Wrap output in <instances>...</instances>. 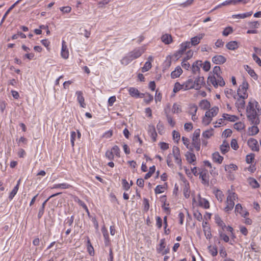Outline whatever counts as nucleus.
<instances>
[{"instance_id":"f257e3e1","label":"nucleus","mask_w":261,"mask_h":261,"mask_svg":"<svg viewBox=\"0 0 261 261\" xmlns=\"http://www.w3.org/2000/svg\"><path fill=\"white\" fill-rule=\"evenodd\" d=\"M261 115V106L254 99L250 98L246 107V116L252 124H258Z\"/></svg>"},{"instance_id":"f03ea898","label":"nucleus","mask_w":261,"mask_h":261,"mask_svg":"<svg viewBox=\"0 0 261 261\" xmlns=\"http://www.w3.org/2000/svg\"><path fill=\"white\" fill-rule=\"evenodd\" d=\"M173 155L174 158L175 162L180 167H181L182 160L180 155V152L179 148L177 146H173L172 148V153H170L168 155L167 159V163L169 167H172L173 164L170 159V156Z\"/></svg>"},{"instance_id":"7ed1b4c3","label":"nucleus","mask_w":261,"mask_h":261,"mask_svg":"<svg viewBox=\"0 0 261 261\" xmlns=\"http://www.w3.org/2000/svg\"><path fill=\"white\" fill-rule=\"evenodd\" d=\"M238 199V195L234 192L230 191L228 192V195L225 202V206L224 208V211L226 213L230 212L234 206V200Z\"/></svg>"},{"instance_id":"20e7f679","label":"nucleus","mask_w":261,"mask_h":261,"mask_svg":"<svg viewBox=\"0 0 261 261\" xmlns=\"http://www.w3.org/2000/svg\"><path fill=\"white\" fill-rule=\"evenodd\" d=\"M207 83L210 85H213L215 88H218L219 86L223 87L225 84L222 76H209Z\"/></svg>"},{"instance_id":"39448f33","label":"nucleus","mask_w":261,"mask_h":261,"mask_svg":"<svg viewBox=\"0 0 261 261\" xmlns=\"http://www.w3.org/2000/svg\"><path fill=\"white\" fill-rule=\"evenodd\" d=\"M248 87V83L246 80H244L237 90V94L239 97H242L243 98H247L248 96L247 93Z\"/></svg>"},{"instance_id":"423d86ee","label":"nucleus","mask_w":261,"mask_h":261,"mask_svg":"<svg viewBox=\"0 0 261 261\" xmlns=\"http://www.w3.org/2000/svg\"><path fill=\"white\" fill-rule=\"evenodd\" d=\"M200 134V130L199 129H197L194 131L192 136V147L197 151H199L200 149L201 143L199 139Z\"/></svg>"},{"instance_id":"0eeeda50","label":"nucleus","mask_w":261,"mask_h":261,"mask_svg":"<svg viewBox=\"0 0 261 261\" xmlns=\"http://www.w3.org/2000/svg\"><path fill=\"white\" fill-rule=\"evenodd\" d=\"M198 204L199 206H201L204 208L207 209L210 207V203L208 201L200 196V194H198L197 197H193V204Z\"/></svg>"},{"instance_id":"6e6552de","label":"nucleus","mask_w":261,"mask_h":261,"mask_svg":"<svg viewBox=\"0 0 261 261\" xmlns=\"http://www.w3.org/2000/svg\"><path fill=\"white\" fill-rule=\"evenodd\" d=\"M190 43L189 41H185L181 43L179 46V49L174 53V57L176 59H179L185 53L187 49L190 48Z\"/></svg>"},{"instance_id":"1a4fd4ad","label":"nucleus","mask_w":261,"mask_h":261,"mask_svg":"<svg viewBox=\"0 0 261 261\" xmlns=\"http://www.w3.org/2000/svg\"><path fill=\"white\" fill-rule=\"evenodd\" d=\"M146 49L145 46H142L141 47L136 48L128 54L134 60L139 58L145 52Z\"/></svg>"},{"instance_id":"9d476101","label":"nucleus","mask_w":261,"mask_h":261,"mask_svg":"<svg viewBox=\"0 0 261 261\" xmlns=\"http://www.w3.org/2000/svg\"><path fill=\"white\" fill-rule=\"evenodd\" d=\"M193 83L194 89L196 90H199L204 84V78L203 76H198L194 80L193 79Z\"/></svg>"},{"instance_id":"9b49d317","label":"nucleus","mask_w":261,"mask_h":261,"mask_svg":"<svg viewBox=\"0 0 261 261\" xmlns=\"http://www.w3.org/2000/svg\"><path fill=\"white\" fill-rule=\"evenodd\" d=\"M181 180L182 184L181 186L183 189V193L186 198H189L190 196V190L189 183L185 178L182 177Z\"/></svg>"},{"instance_id":"f8f14e48","label":"nucleus","mask_w":261,"mask_h":261,"mask_svg":"<svg viewBox=\"0 0 261 261\" xmlns=\"http://www.w3.org/2000/svg\"><path fill=\"white\" fill-rule=\"evenodd\" d=\"M158 253H161L162 255L166 254L169 253V249L166 248V243L165 239H161L160 240V244L156 248Z\"/></svg>"},{"instance_id":"ddd939ff","label":"nucleus","mask_w":261,"mask_h":261,"mask_svg":"<svg viewBox=\"0 0 261 261\" xmlns=\"http://www.w3.org/2000/svg\"><path fill=\"white\" fill-rule=\"evenodd\" d=\"M198 110L197 106L195 104H190L189 106L188 114L191 115V119L193 121L197 120L196 113Z\"/></svg>"},{"instance_id":"4468645a","label":"nucleus","mask_w":261,"mask_h":261,"mask_svg":"<svg viewBox=\"0 0 261 261\" xmlns=\"http://www.w3.org/2000/svg\"><path fill=\"white\" fill-rule=\"evenodd\" d=\"M204 36V34L200 33L196 36H194L191 38L190 41H189L190 43V46L191 47L192 46H196L200 43L201 40L203 39Z\"/></svg>"},{"instance_id":"2eb2a0df","label":"nucleus","mask_w":261,"mask_h":261,"mask_svg":"<svg viewBox=\"0 0 261 261\" xmlns=\"http://www.w3.org/2000/svg\"><path fill=\"white\" fill-rule=\"evenodd\" d=\"M235 212L236 213H239L242 217L245 218L249 215L248 212L243 208L242 205L240 203L236 204L235 206Z\"/></svg>"},{"instance_id":"dca6fc26","label":"nucleus","mask_w":261,"mask_h":261,"mask_svg":"<svg viewBox=\"0 0 261 261\" xmlns=\"http://www.w3.org/2000/svg\"><path fill=\"white\" fill-rule=\"evenodd\" d=\"M248 145L251 149L254 151L259 150V147L257 141L253 138H250L247 142Z\"/></svg>"},{"instance_id":"f3484780","label":"nucleus","mask_w":261,"mask_h":261,"mask_svg":"<svg viewBox=\"0 0 261 261\" xmlns=\"http://www.w3.org/2000/svg\"><path fill=\"white\" fill-rule=\"evenodd\" d=\"M129 94L135 98H142L144 96V94L140 93L139 90L134 87H130L128 89Z\"/></svg>"},{"instance_id":"a211bd4d","label":"nucleus","mask_w":261,"mask_h":261,"mask_svg":"<svg viewBox=\"0 0 261 261\" xmlns=\"http://www.w3.org/2000/svg\"><path fill=\"white\" fill-rule=\"evenodd\" d=\"M200 178L201 179L203 184L206 186L209 185L210 176L207 170H203L200 173Z\"/></svg>"},{"instance_id":"6ab92c4d","label":"nucleus","mask_w":261,"mask_h":261,"mask_svg":"<svg viewBox=\"0 0 261 261\" xmlns=\"http://www.w3.org/2000/svg\"><path fill=\"white\" fill-rule=\"evenodd\" d=\"M185 156L189 163L193 164V165L196 164V157L194 153L191 151H188L186 152Z\"/></svg>"},{"instance_id":"aec40b11","label":"nucleus","mask_w":261,"mask_h":261,"mask_svg":"<svg viewBox=\"0 0 261 261\" xmlns=\"http://www.w3.org/2000/svg\"><path fill=\"white\" fill-rule=\"evenodd\" d=\"M75 95L77 97V101L80 105V106L82 108H85L86 104L85 102V99L83 96V93L81 91H77L75 93Z\"/></svg>"},{"instance_id":"412c9836","label":"nucleus","mask_w":261,"mask_h":261,"mask_svg":"<svg viewBox=\"0 0 261 261\" xmlns=\"http://www.w3.org/2000/svg\"><path fill=\"white\" fill-rule=\"evenodd\" d=\"M184 91H187L191 89H194L193 83V77L190 76L188 79L183 83Z\"/></svg>"},{"instance_id":"4be33fe9","label":"nucleus","mask_w":261,"mask_h":261,"mask_svg":"<svg viewBox=\"0 0 261 261\" xmlns=\"http://www.w3.org/2000/svg\"><path fill=\"white\" fill-rule=\"evenodd\" d=\"M61 55L62 57L65 59H67L69 57V51L66 42L64 40L62 41V49L61 51Z\"/></svg>"},{"instance_id":"5701e85b","label":"nucleus","mask_w":261,"mask_h":261,"mask_svg":"<svg viewBox=\"0 0 261 261\" xmlns=\"http://www.w3.org/2000/svg\"><path fill=\"white\" fill-rule=\"evenodd\" d=\"M202 66L201 61H196L194 62L192 66L191 69L193 74H197L199 73L200 71V68Z\"/></svg>"},{"instance_id":"b1692460","label":"nucleus","mask_w":261,"mask_h":261,"mask_svg":"<svg viewBox=\"0 0 261 261\" xmlns=\"http://www.w3.org/2000/svg\"><path fill=\"white\" fill-rule=\"evenodd\" d=\"M219 108L218 107L215 106L212 107L211 109L206 111L205 113L206 115L209 116L213 119V118L215 117L218 113Z\"/></svg>"},{"instance_id":"393cba45","label":"nucleus","mask_w":261,"mask_h":261,"mask_svg":"<svg viewBox=\"0 0 261 261\" xmlns=\"http://www.w3.org/2000/svg\"><path fill=\"white\" fill-rule=\"evenodd\" d=\"M226 61V59L222 55H216L212 58V62L216 64H223Z\"/></svg>"},{"instance_id":"a878e982","label":"nucleus","mask_w":261,"mask_h":261,"mask_svg":"<svg viewBox=\"0 0 261 261\" xmlns=\"http://www.w3.org/2000/svg\"><path fill=\"white\" fill-rule=\"evenodd\" d=\"M72 186L70 184L66 183V182H63V183H60V184H54L50 188L51 189H67L72 188Z\"/></svg>"},{"instance_id":"bb28decb","label":"nucleus","mask_w":261,"mask_h":261,"mask_svg":"<svg viewBox=\"0 0 261 261\" xmlns=\"http://www.w3.org/2000/svg\"><path fill=\"white\" fill-rule=\"evenodd\" d=\"M183 71L180 66H177L174 70L171 73V77L172 79H176L179 77L182 74Z\"/></svg>"},{"instance_id":"cd10ccee","label":"nucleus","mask_w":261,"mask_h":261,"mask_svg":"<svg viewBox=\"0 0 261 261\" xmlns=\"http://www.w3.org/2000/svg\"><path fill=\"white\" fill-rule=\"evenodd\" d=\"M226 48L229 50H234L239 47V43L236 41H231L226 44Z\"/></svg>"},{"instance_id":"c85d7f7f","label":"nucleus","mask_w":261,"mask_h":261,"mask_svg":"<svg viewBox=\"0 0 261 261\" xmlns=\"http://www.w3.org/2000/svg\"><path fill=\"white\" fill-rule=\"evenodd\" d=\"M212 159L213 162L220 164L223 162V157L220 155L218 152H215L212 154Z\"/></svg>"},{"instance_id":"c756f323","label":"nucleus","mask_w":261,"mask_h":261,"mask_svg":"<svg viewBox=\"0 0 261 261\" xmlns=\"http://www.w3.org/2000/svg\"><path fill=\"white\" fill-rule=\"evenodd\" d=\"M245 99L240 97L237 99L236 102V106L239 110H243L245 108Z\"/></svg>"},{"instance_id":"7c9ffc66","label":"nucleus","mask_w":261,"mask_h":261,"mask_svg":"<svg viewBox=\"0 0 261 261\" xmlns=\"http://www.w3.org/2000/svg\"><path fill=\"white\" fill-rule=\"evenodd\" d=\"M161 40L166 44H170L173 41L171 35L168 34L163 35L161 37Z\"/></svg>"},{"instance_id":"2f4dec72","label":"nucleus","mask_w":261,"mask_h":261,"mask_svg":"<svg viewBox=\"0 0 261 261\" xmlns=\"http://www.w3.org/2000/svg\"><path fill=\"white\" fill-rule=\"evenodd\" d=\"M224 169L225 171L227 173H231L233 171H234L238 169V167L235 164H230L229 165H225L224 166Z\"/></svg>"},{"instance_id":"473e14b6","label":"nucleus","mask_w":261,"mask_h":261,"mask_svg":"<svg viewBox=\"0 0 261 261\" xmlns=\"http://www.w3.org/2000/svg\"><path fill=\"white\" fill-rule=\"evenodd\" d=\"M180 90L184 91V87L183 83L180 84L178 82H175L174 85V87L173 89V92L174 94H175Z\"/></svg>"},{"instance_id":"72a5a7b5","label":"nucleus","mask_w":261,"mask_h":261,"mask_svg":"<svg viewBox=\"0 0 261 261\" xmlns=\"http://www.w3.org/2000/svg\"><path fill=\"white\" fill-rule=\"evenodd\" d=\"M199 106L201 109L206 110L210 108L211 104L206 99H203L200 101Z\"/></svg>"},{"instance_id":"f704fd0d","label":"nucleus","mask_w":261,"mask_h":261,"mask_svg":"<svg viewBox=\"0 0 261 261\" xmlns=\"http://www.w3.org/2000/svg\"><path fill=\"white\" fill-rule=\"evenodd\" d=\"M244 68L247 71L248 74L254 79L256 80L257 79V75L254 72V70L252 69L250 66L247 65L244 66Z\"/></svg>"},{"instance_id":"c9c22d12","label":"nucleus","mask_w":261,"mask_h":261,"mask_svg":"<svg viewBox=\"0 0 261 261\" xmlns=\"http://www.w3.org/2000/svg\"><path fill=\"white\" fill-rule=\"evenodd\" d=\"M252 13H253V12L252 11H250V12L242 13V14L233 15L232 16V17L234 19H235V18L243 19V18L248 17L250 16H251Z\"/></svg>"},{"instance_id":"e433bc0d","label":"nucleus","mask_w":261,"mask_h":261,"mask_svg":"<svg viewBox=\"0 0 261 261\" xmlns=\"http://www.w3.org/2000/svg\"><path fill=\"white\" fill-rule=\"evenodd\" d=\"M256 125L257 124H254V125L249 127L248 134L249 136H254L258 133L259 129Z\"/></svg>"},{"instance_id":"4c0bfd02","label":"nucleus","mask_w":261,"mask_h":261,"mask_svg":"<svg viewBox=\"0 0 261 261\" xmlns=\"http://www.w3.org/2000/svg\"><path fill=\"white\" fill-rule=\"evenodd\" d=\"M222 117H223L225 120H227L230 122H235L236 121L238 117L235 115H231L228 114H223L222 115Z\"/></svg>"},{"instance_id":"58836bf2","label":"nucleus","mask_w":261,"mask_h":261,"mask_svg":"<svg viewBox=\"0 0 261 261\" xmlns=\"http://www.w3.org/2000/svg\"><path fill=\"white\" fill-rule=\"evenodd\" d=\"M164 111H165V113L166 114V118H167V122L168 123V124L171 126V127H174L175 124V122L174 121V120H173V118L171 116H170L168 113H167V109L165 108L164 109Z\"/></svg>"},{"instance_id":"ea45409f","label":"nucleus","mask_w":261,"mask_h":261,"mask_svg":"<svg viewBox=\"0 0 261 261\" xmlns=\"http://www.w3.org/2000/svg\"><path fill=\"white\" fill-rule=\"evenodd\" d=\"M172 111L174 114H179L182 112V108L180 104L174 103L173 105Z\"/></svg>"},{"instance_id":"a19ab883","label":"nucleus","mask_w":261,"mask_h":261,"mask_svg":"<svg viewBox=\"0 0 261 261\" xmlns=\"http://www.w3.org/2000/svg\"><path fill=\"white\" fill-rule=\"evenodd\" d=\"M229 145L228 142L224 141L220 146V150L223 154H225L229 150Z\"/></svg>"},{"instance_id":"79ce46f5","label":"nucleus","mask_w":261,"mask_h":261,"mask_svg":"<svg viewBox=\"0 0 261 261\" xmlns=\"http://www.w3.org/2000/svg\"><path fill=\"white\" fill-rule=\"evenodd\" d=\"M215 221L216 224L219 226L222 229L226 227V225L218 215L215 216Z\"/></svg>"},{"instance_id":"37998d69","label":"nucleus","mask_w":261,"mask_h":261,"mask_svg":"<svg viewBox=\"0 0 261 261\" xmlns=\"http://www.w3.org/2000/svg\"><path fill=\"white\" fill-rule=\"evenodd\" d=\"M133 59L128 54L126 56L124 57L120 61L121 63L124 65H127L133 61Z\"/></svg>"},{"instance_id":"c03bdc74","label":"nucleus","mask_w":261,"mask_h":261,"mask_svg":"<svg viewBox=\"0 0 261 261\" xmlns=\"http://www.w3.org/2000/svg\"><path fill=\"white\" fill-rule=\"evenodd\" d=\"M148 133L150 135L151 137L152 138V139L153 140V141H155L156 137L157 136V134L156 133L154 127L153 126H149L148 129Z\"/></svg>"},{"instance_id":"a18cd8bd","label":"nucleus","mask_w":261,"mask_h":261,"mask_svg":"<svg viewBox=\"0 0 261 261\" xmlns=\"http://www.w3.org/2000/svg\"><path fill=\"white\" fill-rule=\"evenodd\" d=\"M182 141L184 144L186 146V147L188 149H189V150H190L192 151L193 150V148L192 147V145H190V140L188 138H187L185 137H182Z\"/></svg>"},{"instance_id":"49530a36","label":"nucleus","mask_w":261,"mask_h":261,"mask_svg":"<svg viewBox=\"0 0 261 261\" xmlns=\"http://www.w3.org/2000/svg\"><path fill=\"white\" fill-rule=\"evenodd\" d=\"M212 120V118L205 114L202 119V124L204 126H207L211 123Z\"/></svg>"},{"instance_id":"de8ad7c7","label":"nucleus","mask_w":261,"mask_h":261,"mask_svg":"<svg viewBox=\"0 0 261 261\" xmlns=\"http://www.w3.org/2000/svg\"><path fill=\"white\" fill-rule=\"evenodd\" d=\"M213 135L214 129L213 128L207 129L202 133V136L206 139L210 138L211 137L213 136Z\"/></svg>"},{"instance_id":"09e8293b","label":"nucleus","mask_w":261,"mask_h":261,"mask_svg":"<svg viewBox=\"0 0 261 261\" xmlns=\"http://www.w3.org/2000/svg\"><path fill=\"white\" fill-rule=\"evenodd\" d=\"M233 127L236 130L241 131L245 128V125L242 122H238L234 124Z\"/></svg>"},{"instance_id":"8fccbe9b","label":"nucleus","mask_w":261,"mask_h":261,"mask_svg":"<svg viewBox=\"0 0 261 261\" xmlns=\"http://www.w3.org/2000/svg\"><path fill=\"white\" fill-rule=\"evenodd\" d=\"M221 71L219 66H215L213 69L212 75L211 76H221Z\"/></svg>"},{"instance_id":"3c124183","label":"nucleus","mask_w":261,"mask_h":261,"mask_svg":"<svg viewBox=\"0 0 261 261\" xmlns=\"http://www.w3.org/2000/svg\"><path fill=\"white\" fill-rule=\"evenodd\" d=\"M208 250L213 256H215L218 254L217 248L216 246H212L210 245L208 247Z\"/></svg>"},{"instance_id":"603ef678","label":"nucleus","mask_w":261,"mask_h":261,"mask_svg":"<svg viewBox=\"0 0 261 261\" xmlns=\"http://www.w3.org/2000/svg\"><path fill=\"white\" fill-rule=\"evenodd\" d=\"M18 190V186L16 185L12 191L10 192L9 196V199L10 200H12V199L14 198V197L15 196V195L17 194Z\"/></svg>"},{"instance_id":"864d4df0","label":"nucleus","mask_w":261,"mask_h":261,"mask_svg":"<svg viewBox=\"0 0 261 261\" xmlns=\"http://www.w3.org/2000/svg\"><path fill=\"white\" fill-rule=\"evenodd\" d=\"M215 196L218 201H219L220 202H222L224 198V195L223 194V193L220 190H217L215 193Z\"/></svg>"},{"instance_id":"5fc2aeb1","label":"nucleus","mask_w":261,"mask_h":261,"mask_svg":"<svg viewBox=\"0 0 261 261\" xmlns=\"http://www.w3.org/2000/svg\"><path fill=\"white\" fill-rule=\"evenodd\" d=\"M87 250L89 254L91 256L94 255V250L93 246H92L90 240L88 239L87 241Z\"/></svg>"},{"instance_id":"6e6d98bb","label":"nucleus","mask_w":261,"mask_h":261,"mask_svg":"<svg viewBox=\"0 0 261 261\" xmlns=\"http://www.w3.org/2000/svg\"><path fill=\"white\" fill-rule=\"evenodd\" d=\"M249 183L250 185L253 188H257L259 187V185L255 180L254 178H250L248 179Z\"/></svg>"},{"instance_id":"4d7b16f0","label":"nucleus","mask_w":261,"mask_h":261,"mask_svg":"<svg viewBox=\"0 0 261 261\" xmlns=\"http://www.w3.org/2000/svg\"><path fill=\"white\" fill-rule=\"evenodd\" d=\"M203 230L206 238L208 240H210L212 238V233L210 227H205Z\"/></svg>"},{"instance_id":"13d9d810","label":"nucleus","mask_w":261,"mask_h":261,"mask_svg":"<svg viewBox=\"0 0 261 261\" xmlns=\"http://www.w3.org/2000/svg\"><path fill=\"white\" fill-rule=\"evenodd\" d=\"M151 67V63L150 61H147L145 62V64L144 65L143 67L142 68V72H146L148 71Z\"/></svg>"},{"instance_id":"bf43d9fd","label":"nucleus","mask_w":261,"mask_h":261,"mask_svg":"<svg viewBox=\"0 0 261 261\" xmlns=\"http://www.w3.org/2000/svg\"><path fill=\"white\" fill-rule=\"evenodd\" d=\"M111 151H112L114 155H115L117 157H120V150L118 146H117V145L114 146L111 148Z\"/></svg>"},{"instance_id":"052dcab7","label":"nucleus","mask_w":261,"mask_h":261,"mask_svg":"<svg viewBox=\"0 0 261 261\" xmlns=\"http://www.w3.org/2000/svg\"><path fill=\"white\" fill-rule=\"evenodd\" d=\"M203 70L206 72L210 70L211 68V63L208 61H205L203 63H202V66Z\"/></svg>"},{"instance_id":"680f3d73","label":"nucleus","mask_w":261,"mask_h":261,"mask_svg":"<svg viewBox=\"0 0 261 261\" xmlns=\"http://www.w3.org/2000/svg\"><path fill=\"white\" fill-rule=\"evenodd\" d=\"M165 187L162 185H158L154 189V192L156 194L162 193L164 192Z\"/></svg>"},{"instance_id":"e2e57ef3","label":"nucleus","mask_w":261,"mask_h":261,"mask_svg":"<svg viewBox=\"0 0 261 261\" xmlns=\"http://www.w3.org/2000/svg\"><path fill=\"white\" fill-rule=\"evenodd\" d=\"M219 232L220 238L225 242H228L229 241V237L225 233H223L222 231L219 230Z\"/></svg>"},{"instance_id":"0e129e2a","label":"nucleus","mask_w":261,"mask_h":261,"mask_svg":"<svg viewBox=\"0 0 261 261\" xmlns=\"http://www.w3.org/2000/svg\"><path fill=\"white\" fill-rule=\"evenodd\" d=\"M248 25L250 28L255 29L259 27V23L257 21H251L248 23Z\"/></svg>"},{"instance_id":"69168bd1","label":"nucleus","mask_w":261,"mask_h":261,"mask_svg":"<svg viewBox=\"0 0 261 261\" xmlns=\"http://www.w3.org/2000/svg\"><path fill=\"white\" fill-rule=\"evenodd\" d=\"M193 54H194V51L190 49V50H188L186 53L185 57H184V60H187V61L190 60L191 58H192Z\"/></svg>"},{"instance_id":"338daca9","label":"nucleus","mask_w":261,"mask_h":261,"mask_svg":"<svg viewBox=\"0 0 261 261\" xmlns=\"http://www.w3.org/2000/svg\"><path fill=\"white\" fill-rule=\"evenodd\" d=\"M122 185L123 189L125 191H128L130 187V185L125 179H123L122 180Z\"/></svg>"},{"instance_id":"774afa93","label":"nucleus","mask_w":261,"mask_h":261,"mask_svg":"<svg viewBox=\"0 0 261 261\" xmlns=\"http://www.w3.org/2000/svg\"><path fill=\"white\" fill-rule=\"evenodd\" d=\"M232 28L230 27H226L223 31L222 34L224 36H227L228 35L232 33Z\"/></svg>"}]
</instances>
